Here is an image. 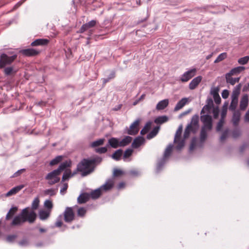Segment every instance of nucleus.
Wrapping results in <instances>:
<instances>
[{"mask_svg":"<svg viewBox=\"0 0 249 249\" xmlns=\"http://www.w3.org/2000/svg\"><path fill=\"white\" fill-rule=\"evenodd\" d=\"M238 100L231 99V104L229 107V109L231 111H235L237 107Z\"/></svg>","mask_w":249,"mask_h":249,"instance_id":"39","label":"nucleus"},{"mask_svg":"<svg viewBox=\"0 0 249 249\" xmlns=\"http://www.w3.org/2000/svg\"><path fill=\"white\" fill-rule=\"evenodd\" d=\"M188 99L187 98H182L178 101L174 108V111H177L181 109L187 103Z\"/></svg>","mask_w":249,"mask_h":249,"instance_id":"19","label":"nucleus"},{"mask_svg":"<svg viewBox=\"0 0 249 249\" xmlns=\"http://www.w3.org/2000/svg\"><path fill=\"white\" fill-rule=\"evenodd\" d=\"M71 177H72L71 171L70 170H67L64 173L62 179L63 181H65Z\"/></svg>","mask_w":249,"mask_h":249,"instance_id":"46","label":"nucleus"},{"mask_svg":"<svg viewBox=\"0 0 249 249\" xmlns=\"http://www.w3.org/2000/svg\"><path fill=\"white\" fill-rule=\"evenodd\" d=\"M200 121L203 125L201 128L200 140L203 142L207 137V133L212 129L213 120L211 116L209 114H203L200 116Z\"/></svg>","mask_w":249,"mask_h":249,"instance_id":"3","label":"nucleus"},{"mask_svg":"<svg viewBox=\"0 0 249 249\" xmlns=\"http://www.w3.org/2000/svg\"><path fill=\"white\" fill-rule=\"evenodd\" d=\"M28 244V240L26 239H24L19 242V245L21 246H27Z\"/></svg>","mask_w":249,"mask_h":249,"instance_id":"63","label":"nucleus"},{"mask_svg":"<svg viewBox=\"0 0 249 249\" xmlns=\"http://www.w3.org/2000/svg\"><path fill=\"white\" fill-rule=\"evenodd\" d=\"M50 210H40L38 213L39 217L42 220L47 219L50 215Z\"/></svg>","mask_w":249,"mask_h":249,"instance_id":"24","label":"nucleus"},{"mask_svg":"<svg viewBox=\"0 0 249 249\" xmlns=\"http://www.w3.org/2000/svg\"><path fill=\"white\" fill-rule=\"evenodd\" d=\"M245 69V67L243 66H238L235 68L232 69L231 71L228 72L231 74L233 75H236L237 74L240 73L241 72L243 71Z\"/></svg>","mask_w":249,"mask_h":249,"instance_id":"29","label":"nucleus"},{"mask_svg":"<svg viewBox=\"0 0 249 249\" xmlns=\"http://www.w3.org/2000/svg\"><path fill=\"white\" fill-rule=\"evenodd\" d=\"M173 146V145L171 144H169L166 148L164 153L163 157L159 160L157 164V172H159L161 169L162 166L165 162L166 159L170 155L172 150Z\"/></svg>","mask_w":249,"mask_h":249,"instance_id":"6","label":"nucleus"},{"mask_svg":"<svg viewBox=\"0 0 249 249\" xmlns=\"http://www.w3.org/2000/svg\"><path fill=\"white\" fill-rule=\"evenodd\" d=\"M62 216L61 215H60L57 218L56 221L55 223V225L56 227H60L62 225Z\"/></svg>","mask_w":249,"mask_h":249,"instance_id":"53","label":"nucleus"},{"mask_svg":"<svg viewBox=\"0 0 249 249\" xmlns=\"http://www.w3.org/2000/svg\"><path fill=\"white\" fill-rule=\"evenodd\" d=\"M239 93V89H234L232 93L231 99L238 100Z\"/></svg>","mask_w":249,"mask_h":249,"instance_id":"49","label":"nucleus"},{"mask_svg":"<svg viewBox=\"0 0 249 249\" xmlns=\"http://www.w3.org/2000/svg\"><path fill=\"white\" fill-rule=\"evenodd\" d=\"M140 120L137 119L135 120L129 126V128L126 127L124 130V133L130 135H136L139 130V125Z\"/></svg>","mask_w":249,"mask_h":249,"instance_id":"8","label":"nucleus"},{"mask_svg":"<svg viewBox=\"0 0 249 249\" xmlns=\"http://www.w3.org/2000/svg\"><path fill=\"white\" fill-rule=\"evenodd\" d=\"M123 174V172L119 169H115L113 172V175L115 177H118Z\"/></svg>","mask_w":249,"mask_h":249,"instance_id":"61","label":"nucleus"},{"mask_svg":"<svg viewBox=\"0 0 249 249\" xmlns=\"http://www.w3.org/2000/svg\"><path fill=\"white\" fill-rule=\"evenodd\" d=\"M44 205L45 207L47 208L48 210H50L51 211L52 209L53 208V205L52 201L50 200H46L44 202Z\"/></svg>","mask_w":249,"mask_h":249,"instance_id":"48","label":"nucleus"},{"mask_svg":"<svg viewBox=\"0 0 249 249\" xmlns=\"http://www.w3.org/2000/svg\"><path fill=\"white\" fill-rule=\"evenodd\" d=\"M198 127V116L195 115L192 117L191 123L188 124L185 129L183 134L184 139L188 138L191 132L196 133Z\"/></svg>","mask_w":249,"mask_h":249,"instance_id":"4","label":"nucleus"},{"mask_svg":"<svg viewBox=\"0 0 249 249\" xmlns=\"http://www.w3.org/2000/svg\"><path fill=\"white\" fill-rule=\"evenodd\" d=\"M108 147V145H107L106 146L102 147H98L95 149V151L96 153L99 154H104L106 153L107 151V147Z\"/></svg>","mask_w":249,"mask_h":249,"instance_id":"44","label":"nucleus"},{"mask_svg":"<svg viewBox=\"0 0 249 249\" xmlns=\"http://www.w3.org/2000/svg\"><path fill=\"white\" fill-rule=\"evenodd\" d=\"M36 217V214L34 211L29 212L28 208L22 210L21 213L15 216L11 225V226H18L28 221L30 223H34Z\"/></svg>","mask_w":249,"mask_h":249,"instance_id":"2","label":"nucleus"},{"mask_svg":"<svg viewBox=\"0 0 249 249\" xmlns=\"http://www.w3.org/2000/svg\"><path fill=\"white\" fill-rule=\"evenodd\" d=\"M227 53H220L216 58V59L214 60V63H218L224 59H225L227 57Z\"/></svg>","mask_w":249,"mask_h":249,"instance_id":"41","label":"nucleus"},{"mask_svg":"<svg viewBox=\"0 0 249 249\" xmlns=\"http://www.w3.org/2000/svg\"><path fill=\"white\" fill-rule=\"evenodd\" d=\"M206 103H207L206 105H209V106L210 107H211L212 108L213 107V101L212 98H208L206 100Z\"/></svg>","mask_w":249,"mask_h":249,"instance_id":"62","label":"nucleus"},{"mask_svg":"<svg viewBox=\"0 0 249 249\" xmlns=\"http://www.w3.org/2000/svg\"><path fill=\"white\" fill-rule=\"evenodd\" d=\"M4 68V73L6 76L15 74L17 72V70H16L12 66L5 67Z\"/></svg>","mask_w":249,"mask_h":249,"instance_id":"30","label":"nucleus"},{"mask_svg":"<svg viewBox=\"0 0 249 249\" xmlns=\"http://www.w3.org/2000/svg\"><path fill=\"white\" fill-rule=\"evenodd\" d=\"M196 69L193 68L184 72L180 77L179 80L183 83L187 82L193 78L196 74Z\"/></svg>","mask_w":249,"mask_h":249,"instance_id":"9","label":"nucleus"},{"mask_svg":"<svg viewBox=\"0 0 249 249\" xmlns=\"http://www.w3.org/2000/svg\"><path fill=\"white\" fill-rule=\"evenodd\" d=\"M44 194L45 195L53 196L55 194V192L53 189H49L44 191Z\"/></svg>","mask_w":249,"mask_h":249,"instance_id":"54","label":"nucleus"},{"mask_svg":"<svg viewBox=\"0 0 249 249\" xmlns=\"http://www.w3.org/2000/svg\"><path fill=\"white\" fill-rule=\"evenodd\" d=\"M123 150L121 149L116 150L112 155L111 158L116 160H119L122 156Z\"/></svg>","mask_w":249,"mask_h":249,"instance_id":"32","label":"nucleus"},{"mask_svg":"<svg viewBox=\"0 0 249 249\" xmlns=\"http://www.w3.org/2000/svg\"><path fill=\"white\" fill-rule=\"evenodd\" d=\"M184 139L180 140L178 139V142H177V145L176 146V148L177 150H180L184 146L185 140ZM176 143V142H175Z\"/></svg>","mask_w":249,"mask_h":249,"instance_id":"38","label":"nucleus"},{"mask_svg":"<svg viewBox=\"0 0 249 249\" xmlns=\"http://www.w3.org/2000/svg\"><path fill=\"white\" fill-rule=\"evenodd\" d=\"M17 237V235L16 234L8 235L6 238V240L9 243H12L15 241Z\"/></svg>","mask_w":249,"mask_h":249,"instance_id":"50","label":"nucleus"},{"mask_svg":"<svg viewBox=\"0 0 249 249\" xmlns=\"http://www.w3.org/2000/svg\"><path fill=\"white\" fill-rule=\"evenodd\" d=\"M151 124V123L150 122H147L143 128L141 130V134L142 135H145L146 134L148 131L149 130V129L150 128Z\"/></svg>","mask_w":249,"mask_h":249,"instance_id":"36","label":"nucleus"},{"mask_svg":"<svg viewBox=\"0 0 249 249\" xmlns=\"http://www.w3.org/2000/svg\"><path fill=\"white\" fill-rule=\"evenodd\" d=\"M169 104V100L167 99L160 101L156 106V109L158 110H163Z\"/></svg>","mask_w":249,"mask_h":249,"instance_id":"21","label":"nucleus"},{"mask_svg":"<svg viewBox=\"0 0 249 249\" xmlns=\"http://www.w3.org/2000/svg\"><path fill=\"white\" fill-rule=\"evenodd\" d=\"M248 95L247 94L244 95L241 98L240 103V109L244 110L246 108L248 105Z\"/></svg>","mask_w":249,"mask_h":249,"instance_id":"16","label":"nucleus"},{"mask_svg":"<svg viewBox=\"0 0 249 249\" xmlns=\"http://www.w3.org/2000/svg\"><path fill=\"white\" fill-rule=\"evenodd\" d=\"M68 188V184L67 183H65L64 184L63 187L60 190V193L62 195H64V192L66 191L67 189Z\"/></svg>","mask_w":249,"mask_h":249,"instance_id":"64","label":"nucleus"},{"mask_svg":"<svg viewBox=\"0 0 249 249\" xmlns=\"http://www.w3.org/2000/svg\"><path fill=\"white\" fill-rule=\"evenodd\" d=\"M249 61V56H246L245 57L239 58L238 60V62L241 65H244L247 63Z\"/></svg>","mask_w":249,"mask_h":249,"instance_id":"47","label":"nucleus"},{"mask_svg":"<svg viewBox=\"0 0 249 249\" xmlns=\"http://www.w3.org/2000/svg\"><path fill=\"white\" fill-rule=\"evenodd\" d=\"M212 107H210L209 105H205L202 108L201 111V115L209 114L210 113Z\"/></svg>","mask_w":249,"mask_h":249,"instance_id":"40","label":"nucleus"},{"mask_svg":"<svg viewBox=\"0 0 249 249\" xmlns=\"http://www.w3.org/2000/svg\"><path fill=\"white\" fill-rule=\"evenodd\" d=\"M90 198L89 194H81L77 198V202L79 204H83L87 202Z\"/></svg>","mask_w":249,"mask_h":249,"instance_id":"17","label":"nucleus"},{"mask_svg":"<svg viewBox=\"0 0 249 249\" xmlns=\"http://www.w3.org/2000/svg\"><path fill=\"white\" fill-rule=\"evenodd\" d=\"M215 8V9H217V10H215L214 11H210V12L212 13L213 14H217L219 13H222L225 12V8L224 6H214L213 5H208L206 7V8ZM205 9V8H204Z\"/></svg>","mask_w":249,"mask_h":249,"instance_id":"27","label":"nucleus"},{"mask_svg":"<svg viewBox=\"0 0 249 249\" xmlns=\"http://www.w3.org/2000/svg\"><path fill=\"white\" fill-rule=\"evenodd\" d=\"M17 57V54L9 56L6 53H1L0 56V69H3L6 65L12 64Z\"/></svg>","mask_w":249,"mask_h":249,"instance_id":"5","label":"nucleus"},{"mask_svg":"<svg viewBox=\"0 0 249 249\" xmlns=\"http://www.w3.org/2000/svg\"><path fill=\"white\" fill-rule=\"evenodd\" d=\"M24 187V186L23 185H20L13 187L6 193L5 196H10L15 195L20 191Z\"/></svg>","mask_w":249,"mask_h":249,"instance_id":"18","label":"nucleus"},{"mask_svg":"<svg viewBox=\"0 0 249 249\" xmlns=\"http://www.w3.org/2000/svg\"><path fill=\"white\" fill-rule=\"evenodd\" d=\"M168 120V118L166 116H159L156 118L154 121L155 123L157 124H161L166 122Z\"/></svg>","mask_w":249,"mask_h":249,"instance_id":"34","label":"nucleus"},{"mask_svg":"<svg viewBox=\"0 0 249 249\" xmlns=\"http://www.w3.org/2000/svg\"><path fill=\"white\" fill-rule=\"evenodd\" d=\"M241 134V131L238 128L234 129L232 132V137L236 139L239 137Z\"/></svg>","mask_w":249,"mask_h":249,"instance_id":"51","label":"nucleus"},{"mask_svg":"<svg viewBox=\"0 0 249 249\" xmlns=\"http://www.w3.org/2000/svg\"><path fill=\"white\" fill-rule=\"evenodd\" d=\"M218 91L219 89L217 88H214L211 90V93L213 97H214L219 95Z\"/></svg>","mask_w":249,"mask_h":249,"instance_id":"58","label":"nucleus"},{"mask_svg":"<svg viewBox=\"0 0 249 249\" xmlns=\"http://www.w3.org/2000/svg\"><path fill=\"white\" fill-rule=\"evenodd\" d=\"M232 75L230 73H226L225 78L227 83H230L231 85H234L236 83H238L239 81L240 78H233L231 77Z\"/></svg>","mask_w":249,"mask_h":249,"instance_id":"20","label":"nucleus"},{"mask_svg":"<svg viewBox=\"0 0 249 249\" xmlns=\"http://www.w3.org/2000/svg\"><path fill=\"white\" fill-rule=\"evenodd\" d=\"M108 146H110L111 147L113 148H117L118 147L120 146L119 142L117 138H111L108 140Z\"/></svg>","mask_w":249,"mask_h":249,"instance_id":"23","label":"nucleus"},{"mask_svg":"<svg viewBox=\"0 0 249 249\" xmlns=\"http://www.w3.org/2000/svg\"><path fill=\"white\" fill-rule=\"evenodd\" d=\"M49 42V40L45 38H39L35 40L31 43L32 46H45L47 45Z\"/></svg>","mask_w":249,"mask_h":249,"instance_id":"13","label":"nucleus"},{"mask_svg":"<svg viewBox=\"0 0 249 249\" xmlns=\"http://www.w3.org/2000/svg\"><path fill=\"white\" fill-rule=\"evenodd\" d=\"M39 204V199L38 197H36L32 203V209L33 210H36L38 208Z\"/></svg>","mask_w":249,"mask_h":249,"instance_id":"45","label":"nucleus"},{"mask_svg":"<svg viewBox=\"0 0 249 249\" xmlns=\"http://www.w3.org/2000/svg\"><path fill=\"white\" fill-rule=\"evenodd\" d=\"M105 141L104 138L99 139L95 141L92 142L90 144V147L94 148L95 149L98 148L97 147L102 145Z\"/></svg>","mask_w":249,"mask_h":249,"instance_id":"28","label":"nucleus"},{"mask_svg":"<svg viewBox=\"0 0 249 249\" xmlns=\"http://www.w3.org/2000/svg\"><path fill=\"white\" fill-rule=\"evenodd\" d=\"M114 185V182L112 179H110L107 180V181L103 185H102L100 188L101 190H103L105 191H107L111 189Z\"/></svg>","mask_w":249,"mask_h":249,"instance_id":"22","label":"nucleus"},{"mask_svg":"<svg viewBox=\"0 0 249 249\" xmlns=\"http://www.w3.org/2000/svg\"><path fill=\"white\" fill-rule=\"evenodd\" d=\"M87 212V210L84 207L79 208L77 212V214L78 216L83 217Z\"/></svg>","mask_w":249,"mask_h":249,"instance_id":"43","label":"nucleus"},{"mask_svg":"<svg viewBox=\"0 0 249 249\" xmlns=\"http://www.w3.org/2000/svg\"><path fill=\"white\" fill-rule=\"evenodd\" d=\"M228 130H226L222 133V134L220 137V141L221 142H223L224 141H225V140L228 137Z\"/></svg>","mask_w":249,"mask_h":249,"instance_id":"57","label":"nucleus"},{"mask_svg":"<svg viewBox=\"0 0 249 249\" xmlns=\"http://www.w3.org/2000/svg\"><path fill=\"white\" fill-rule=\"evenodd\" d=\"M60 173L57 169L54 170L47 174L45 179L48 180V183L50 185H53L57 183L60 180V178L58 177Z\"/></svg>","mask_w":249,"mask_h":249,"instance_id":"7","label":"nucleus"},{"mask_svg":"<svg viewBox=\"0 0 249 249\" xmlns=\"http://www.w3.org/2000/svg\"><path fill=\"white\" fill-rule=\"evenodd\" d=\"M182 131V125H180L179 126V127H178V129H177V130L176 132V134L175 135V138H174V142H178V139H180Z\"/></svg>","mask_w":249,"mask_h":249,"instance_id":"35","label":"nucleus"},{"mask_svg":"<svg viewBox=\"0 0 249 249\" xmlns=\"http://www.w3.org/2000/svg\"><path fill=\"white\" fill-rule=\"evenodd\" d=\"M133 150L131 149L128 148L126 149L124 154V158L126 159L129 157L132 154Z\"/></svg>","mask_w":249,"mask_h":249,"instance_id":"52","label":"nucleus"},{"mask_svg":"<svg viewBox=\"0 0 249 249\" xmlns=\"http://www.w3.org/2000/svg\"><path fill=\"white\" fill-rule=\"evenodd\" d=\"M224 122V120L223 119H220L219 122L217 123V126H216V130L217 131H220L222 129V127L223 126V124Z\"/></svg>","mask_w":249,"mask_h":249,"instance_id":"55","label":"nucleus"},{"mask_svg":"<svg viewBox=\"0 0 249 249\" xmlns=\"http://www.w3.org/2000/svg\"><path fill=\"white\" fill-rule=\"evenodd\" d=\"M96 23V21L95 20H92L89 22L85 24V25H87V27L88 29H89L90 28L94 27Z\"/></svg>","mask_w":249,"mask_h":249,"instance_id":"56","label":"nucleus"},{"mask_svg":"<svg viewBox=\"0 0 249 249\" xmlns=\"http://www.w3.org/2000/svg\"><path fill=\"white\" fill-rule=\"evenodd\" d=\"M71 164V160H66L64 162L61 163L58 166V168L56 169L59 171V173H60L61 171L65 170L66 168L70 167Z\"/></svg>","mask_w":249,"mask_h":249,"instance_id":"25","label":"nucleus"},{"mask_svg":"<svg viewBox=\"0 0 249 249\" xmlns=\"http://www.w3.org/2000/svg\"><path fill=\"white\" fill-rule=\"evenodd\" d=\"M229 92L228 90L224 89L223 90L221 95L223 98L227 99L229 96Z\"/></svg>","mask_w":249,"mask_h":249,"instance_id":"59","label":"nucleus"},{"mask_svg":"<svg viewBox=\"0 0 249 249\" xmlns=\"http://www.w3.org/2000/svg\"><path fill=\"white\" fill-rule=\"evenodd\" d=\"M63 157L62 156H58L54 159H53L50 162V165L53 166L57 164L62 160Z\"/></svg>","mask_w":249,"mask_h":249,"instance_id":"37","label":"nucleus"},{"mask_svg":"<svg viewBox=\"0 0 249 249\" xmlns=\"http://www.w3.org/2000/svg\"><path fill=\"white\" fill-rule=\"evenodd\" d=\"M101 195V188H99L97 189H95L93 191H92L90 194V197H91L93 199H97L100 197Z\"/></svg>","mask_w":249,"mask_h":249,"instance_id":"31","label":"nucleus"},{"mask_svg":"<svg viewBox=\"0 0 249 249\" xmlns=\"http://www.w3.org/2000/svg\"><path fill=\"white\" fill-rule=\"evenodd\" d=\"M39 51L33 48L23 49L20 51V53L26 56H36L39 53Z\"/></svg>","mask_w":249,"mask_h":249,"instance_id":"11","label":"nucleus"},{"mask_svg":"<svg viewBox=\"0 0 249 249\" xmlns=\"http://www.w3.org/2000/svg\"><path fill=\"white\" fill-rule=\"evenodd\" d=\"M233 115L232 117V121L234 126H237L239 122L241 116V113L239 110L233 111Z\"/></svg>","mask_w":249,"mask_h":249,"instance_id":"15","label":"nucleus"},{"mask_svg":"<svg viewBox=\"0 0 249 249\" xmlns=\"http://www.w3.org/2000/svg\"><path fill=\"white\" fill-rule=\"evenodd\" d=\"M102 159L99 157H96L93 159H84L77 165V171L81 173L82 177H85L93 170V166L96 163H100Z\"/></svg>","mask_w":249,"mask_h":249,"instance_id":"1","label":"nucleus"},{"mask_svg":"<svg viewBox=\"0 0 249 249\" xmlns=\"http://www.w3.org/2000/svg\"><path fill=\"white\" fill-rule=\"evenodd\" d=\"M195 146H196V138H194L192 139L191 143L190 146V151L193 150L195 148Z\"/></svg>","mask_w":249,"mask_h":249,"instance_id":"60","label":"nucleus"},{"mask_svg":"<svg viewBox=\"0 0 249 249\" xmlns=\"http://www.w3.org/2000/svg\"><path fill=\"white\" fill-rule=\"evenodd\" d=\"M144 141L145 140L142 137H138L134 140L131 146L134 148H138L144 143Z\"/></svg>","mask_w":249,"mask_h":249,"instance_id":"14","label":"nucleus"},{"mask_svg":"<svg viewBox=\"0 0 249 249\" xmlns=\"http://www.w3.org/2000/svg\"><path fill=\"white\" fill-rule=\"evenodd\" d=\"M159 130V127L156 126L153 128V129L147 134L146 138L147 139H151L156 136L158 134Z\"/></svg>","mask_w":249,"mask_h":249,"instance_id":"33","label":"nucleus"},{"mask_svg":"<svg viewBox=\"0 0 249 249\" xmlns=\"http://www.w3.org/2000/svg\"><path fill=\"white\" fill-rule=\"evenodd\" d=\"M63 215L66 222L70 223L74 219L75 214L71 207H66Z\"/></svg>","mask_w":249,"mask_h":249,"instance_id":"10","label":"nucleus"},{"mask_svg":"<svg viewBox=\"0 0 249 249\" xmlns=\"http://www.w3.org/2000/svg\"><path fill=\"white\" fill-rule=\"evenodd\" d=\"M132 138L130 136H126L124 137L120 142H119L120 146L124 147L128 145L132 141Z\"/></svg>","mask_w":249,"mask_h":249,"instance_id":"26","label":"nucleus"},{"mask_svg":"<svg viewBox=\"0 0 249 249\" xmlns=\"http://www.w3.org/2000/svg\"><path fill=\"white\" fill-rule=\"evenodd\" d=\"M17 210V208L16 207H13L10 209L8 213H7L6 216V219L7 220L9 219L10 218H11L13 215L16 213V211Z\"/></svg>","mask_w":249,"mask_h":249,"instance_id":"42","label":"nucleus"},{"mask_svg":"<svg viewBox=\"0 0 249 249\" xmlns=\"http://www.w3.org/2000/svg\"><path fill=\"white\" fill-rule=\"evenodd\" d=\"M202 77L201 76H198L194 78L189 83V88L190 89L193 90L196 88L201 82Z\"/></svg>","mask_w":249,"mask_h":249,"instance_id":"12","label":"nucleus"}]
</instances>
